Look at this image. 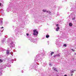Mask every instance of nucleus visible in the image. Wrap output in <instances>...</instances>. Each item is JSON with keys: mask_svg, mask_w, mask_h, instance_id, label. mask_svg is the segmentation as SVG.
<instances>
[{"mask_svg": "<svg viewBox=\"0 0 76 76\" xmlns=\"http://www.w3.org/2000/svg\"><path fill=\"white\" fill-rule=\"evenodd\" d=\"M12 39L13 38H12L9 39H8V43L10 45H11L12 47H15V44H14L13 42L12 41Z\"/></svg>", "mask_w": 76, "mask_h": 76, "instance_id": "nucleus-1", "label": "nucleus"}, {"mask_svg": "<svg viewBox=\"0 0 76 76\" xmlns=\"http://www.w3.org/2000/svg\"><path fill=\"white\" fill-rule=\"evenodd\" d=\"M41 55L40 54H38L36 56V58L35 59V60L36 61L37 60H39L40 61H41V60H42V59H41Z\"/></svg>", "mask_w": 76, "mask_h": 76, "instance_id": "nucleus-2", "label": "nucleus"}, {"mask_svg": "<svg viewBox=\"0 0 76 76\" xmlns=\"http://www.w3.org/2000/svg\"><path fill=\"white\" fill-rule=\"evenodd\" d=\"M34 33L33 35H37L38 34V32L36 30H34L33 31Z\"/></svg>", "mask_w": 76, "mask_h": 76, "instance_id": "nucleus-3", "label": "nucleus"}, {"mask_svg": "<svg viewBox=\"0 0 76 76\" xmlns=\"http://www.w3.org/2000/svg\"><path fill=\"white\" fill-rule=\"evenodd\" d=\"M29 40H30L31 42H35V40L34 39H33L32 38H30L29 39Z\"/></svg>", "mask_w": 76, "mask_h": 76, "instance_id": "nucleus-4", "label": "nucleus"}, {"mask_svg": "<svg viewBox=\"0 0 76 76\" xmlns=\"http://www.w3.org/2000/svg\"><path fill=\"white\" fill-rule=\"evenodd\" d=\"M9 48H8V50L7 51L6 53L7 54H12L11 53L9 52Z\"/></svg>", "mask_w": 76, "mask_h": 76, "instance_id": "nucleus-5", "label": "nucleus"}, {"mask_svg": "<svg viewBox=\"0 0 76 76\" xmlns=\"http://www.w3.org/2000/svg\"><path fill=\"white\" fill-rule=\"evenodd\" d=\"M3 19L1 18L0 19V24H1V25H3Z\"/></svg>", "mask_w": 76, "mask_h": 76, "instance_id": "nucleus-6", "label": "nucleus"}, {"mask_svg": "<svg viewBox=\"0 0 76 76\" xmlns=\"http://www.w3.org/2000/svg\"><path fill=\"white\" fill-rule=\"evenodd\" d=\"M46 37L47 38H48L50 37V35H48V34H47L46 36Z\"/></svg>", "mask_w": 76, "mask_h": 76, "instance_id": "nucleus-7", "label": "nucleus"}, {"mask_svg": "<svg viewBox=\"0 0 76 76\" xmlns=\"http://www.w3.org/2000/svg\"><path fill=\"white\" fill-rule=\"evenodd\" d=\"M53 70H55V71H56V72L57 71V69L56 68L53 67Z\"/></svg>", "mask_w": 76, "mask_h": 76, "instance_id": "nucleus-8", "label": "nucleus"}, {"mask_svg": "<svg viewBox=\"0 0 76 76\" xmlns=\"http://www.w3.org/2000/svg\"><path fill=\"white\" fill-rule=\"evenodd\" d=\"M60 28L59 27H58L57 28H56V31H58V29H59Z\"/></svg>", "mask_w": 76, "mask_h": 76, "instance_id": "nucleus-9", "label": "nucleus"}, {"mask_svg": "<svg viewBox=\"0 0 76 76\" xmlns=\"http://www.w3.org/2000/svg\"><path fill=\"white\" fill-rule=\"evenodd\" d=\"M69 26H72V25H73V24H72V23H70L69 24Z\"/></svg>", "mask_w": 76, "mask_h": 76, "instance_id": "nucleus-10", "label": "nucleus"}, {"mask_svg": "<svg viewBox=\"0 0 76 76\" xmlns=\"http://www.w3.org/2000/svg\"><path fill=\"white\" fill-rule=\"evenodd\" d=\"M74 72H75L74 70L71 71V73H74Z\"/></svg>", "mask_w": 76, "mask_h": 76, "instance_id": "nucleus-11", "label": "nucleus"}, {"mask_svg": "<svg viewBox=\"0 0 76 76\" xmlns=\"http://www.w3.org/2000/svg\"><path fill=\"white\" fill-rule=\"evenodd\" d=\"M2 42L3 43H4V42H5V39H4L2 40Z\"/></svg>", "mask_w": 76, "mask_h": 76, "instance_id": "nucleus-12", "label": "nucleus"}, {"mask_svg": "<svg viewBox=\"0 0 76 76\" xmlns=\"http://www.w3.org/2000/svg\"><path fill=\"white\" fill-rule=\"evenodd\" d=\"M53 57H54V58H55V57H57V55H54V56H53Z\"/></svg>", "mask_w": 76, "mask_h": 76, "instance_id": "nucleus-13", "label": "nucleus"}, {"mask_svg": "<svg viewBox=\"0 0 76 76\" xmlns=\"http://www.w3.org/2000/svg\"><path fill=\"white\" fill-rule=\"evenodd\" d=\"M43 11L44 12H47L46 10H43Z\"/></svg>", "mask_w": 76, "mask_h": 76, "instance_id": "nucleus-14", "label": "nucleus"}, {"mask_svg": "<svg viewBox=\"0 0 76 76\" xmlns=\"http://www.w3.org/2000/svg\"><path fill=\"white\" fill-rule=\"evenodd\" d=\"M47 13H51V12L49 11H47Z\"/></svg>", "mask_w": 76, "mask_h": 76, "instance_id": "nucleus-15", "label": "nucleus"}, {"mask_svg": "<svg viewBox=\"0 0 76 76\" xmlns=\"http://www.w3.org/2000/svg\"><path fill=\"white\" fill-rule=\"evenodd\" d=\"M2 62L3 61H2V60L0 59V63H2Z\"/></svg>", "mask_w": 76, "mask_h": 76, "instance_id": "nucleus-16", "label": "nucleus"}, {"mask_svg": "<svg viewBox=\"0 0 76 76\" xmlns=\"http://www.w3.org/2000/svg\"><path fill=\"white\" fill-rule=\"evenodd\" d=\"M53 54H54V52H52L51 53V56H52V55H53Z\"/></svg>", "mask_w": 76, "mask_h": 76, "instance_id": "nucleus-17", "label": "nucleus"}, {"mask_svg": "<svg viewBox=\"0 0 76 76\" xmlns=\"http://www.w3.org/2000/svg\"><path fill=\"white\" fill-rule=\"evenodd\" d=\"M56 56H57V57H60V55L59 54H57Z\"/></svg>", "mask_w": 76, "mask_h": 76, "instance_id": "nucleus-18", "label": "nucleus"}, {"mask_svg": "<svg viewBox=\"0 0 76 76\" xmlns=\"http://www.w3.org/2000/svg\"><path fill=\"white\" fill-rule=\"evenodd\" d=\"M66 46H67V45H66V44H65L64 45V47H66Z\"/></svg>", "mask_w": 76, "mask_h": 76, "instance_id": "nucleus-19", "label": "nucleus"}, {"mask_svg": "<svg viewBox=\"0 0 76 76\" xmlns=\"http://www.w3.org/2000/svg\"><path fill=\"white\" fill-rule=\"evenodd\" d=\"M71 50H72V51H75V50H74L73 49H72Z\"/></svg>", "mask_w": 76, "mask_h": 76, "instance_id": "nucleus-20", "label": "nucleus"}, {"mask_svg": "<svg viewBox=\"0 0 76 76\" xmlns=\"http://www.w3.org/2000/svg\"><path fill=\"white\" fill-rule=\"evenodd\" d=\"M9 8H7V12H9Z\"/></svg>", "mask_w": 76, "mask_h": 76, "instance_id": "nucleus-21", "label": "nucleus"}, {"mask_svg": "<svg viewBox=\"0 0 76 76\" xmlns=\"http://www.w3.org/2000/svg\"><path fill=\"white\" fill-rule=\"evenodd\" d=\"M0 1L1 2H3V0H0Z\"/></svg>", "mask_w": 76, "mask_h": 76, "instance_id": "nucleus-22", "label": "nucleus"}, {"mask_svg": "<svg viewBox=\"0 0 76 76\" xmlns=\"http://www.w3.org/2000/svg\"><path fill=\"white\" fill-rule=\"evenodd\" d=\"M49 65H50V66H52V64H49Z\"/></svg>", "mask_w": 76, "mask_h": 76, "instance_id": "nucleus-23", "label": "nucleus"}, {"mask_svg": "<svg viewBox=\"0 0 76 76\" xmlns=\"http://www.w3.org/2000/svg\"><path fill=\"white\" fill-rule=\"evenodd\" d=\"M26 35H27V36H28V35H29V34H26Z\"/></svg>", "mask_w": 76, "mask_h": 76, "instance_id": "nucleus-24", "label": "nucleus"}, {"mask_svg": "<svg viewBox=\"0 0 76 76\" xmlns=\"http://www.w3.org/2000/svg\"><path fill=\"white\" fill-rule=\"evenodd\" d=\"M56 26H58V24H57Z\"/></svg>", "mask_w": 76, "mask_h": 76, "instance_id": "nucleus-25", "label": "nucleus"}, {"mask_svg": "<svg viewBox=\"0 0 76 76\" xmlns=\"http://www.w3.org/2000/svg\"><path fill=\"white\" fill-rule=\"evenodd\" d=\"M75 18H74L72 19V20H75Z\"/></svg>", "mask_w": 76, "mask_h": 76, "instance_id": "nucleus-26", "label": "nucleus"}, {"mask_svg": "<svg viewBox=\"0 0 76 76\" xmlns=\"http://www.w3.org/2000/svg\"><path fill=\"white\" fill-rule=\"evenodd\" d=\"M71 76H73V74H71Z\"/></svg>", "mask_w": 76, "mask_h": 76, "instance_id": "nucleus-27", "label": "nucleus"}, {"mask_svg": "<svg viewBox=\"0 0 76 76\" xmlns=\"http://www.w3.org/2000/svg\"><path fill=\"white\" fill-rule=\"evenodd\" d=\"M64 76H67V75H64Z\"/></svg>", "mask_w": 76, "mask_h": 76, "instance_id": "nucleus-28", "label": "nucleus"}, {"mask_svg": "<svg viewBox=\"0 0 76 76\" xmlns=\"http://www.w3.org/2000/svg\"><path fill=\"white\" fill-rule=\"evenodd\" d=\"M1 3H0V6H1Z\"/></svg>", "mask_w": 76, "mask_h": 76, "instance_id": "nucleus-29", "label": "nucleus"}, {"mask_svg": "<svg viewBox=\"0 0 76 76\" xmlns=\"http://www.w3.org/2000/svg\"><path fill=\"white\" fill-rule=\"evenodd\" d=\"M10 66H11V65H9V67H10Z\"/></svg>", "mask_w": 76, "mask_h": 76, "instance_id": "nucleus-30", "label": "nucleus"}, {"mask_svg": "<svg viewBox=\"0 0 76 76\" xmlns=\"http://www.w3.org/2000/svg\"><path fill=\"white\" fill-rule=\"evenodd\" d=\"M35 23H37V22H36V21H35Z\"/></svg>", "mask_w": 76, "mask_h": 76, "instance_id": "nucleus-31", "label": "nucleus"}, {"mask_svg": "<svg viewBox=\"0 0 76 76\" xmlns=\"http://www.w3.org/2000/svg\"><path fill=\"white\" fill-rule=\"evenodd\" d=\"M2 28H3V27H2Z\"/></svg>", "mask_w": 76, "mask_h": 76, "instance_id": "nucleus-32", "label": "nucleus"}, {"mask_svg": "<svg viewBox=\"0 0 76 76\" xmlns=\"http://www.w3.org/2000/svg\"><path fill=\"white\" fill-rule=\"evenodd\" d=\"M22 72H22V73H23V71H22Z\"/></svg>", "mask_w": 76, "mask_h": 76, "instance_id": "nucleus-33", "label": "nucleus"}]
</instances>
